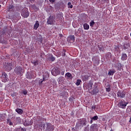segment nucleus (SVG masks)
<instances>
[{"instance_id":"obj_1","label":"nucleus","mask_w":131,"mask_h":131,"mask_svg":"<svg viewBox=\"0 0 131 131\" xmlns=\"http://www.w3.org/2000/svg\"><path fill=\"white\" fill-rule=\"evenodd\" d=\"M26 77L28 79L35 78V77H36V73L33 71H31L30 72H28L26 74Z\"/></svg>"},{"instance_id":"obj_2","label":"nucleus","mask_w":131,"mask_h":131,"mask_svg":"<svg viewBox=\"0 0 131 131\" xmlns=\"http://www.w3.org/2000/svg\"><path fill=\"white\" fill-rule=\"evenodd\" d=\"M29 12H28V9L27 8H24L21 12V15L24 18H28L29 17Z\"/></svg>"},{"instance_id":"obj_3","label":"nucleus","mask_w":131,"mask_h":131,"mask_svg":"<svg viewBox=\"0 0 131 131\" xmlns=\"http://www.w3.org/2000/svg\"><path fill=\"white\" fill-rule=\"evenodd\" d=\"M127 104L128 103L125 101V100H121L118 104V106L119 107V108H121L122 109H125V107H126Z\"/></svg>"},{"instance_id":"obj_4","label":"nucleus","mask_w":131,"mask_h":131,"mask_svg":"<svg viewBox=\"0 0 131 131\" xmlns=\"http://www.w3.org/2000/svg\"><path fill=\"white\" fill-rule=\"evenodd\" d=\"M45 127L46 128V130L48 131H53L55 129L54 125L49 122L46 123Z\"/></svg>"},{"instance_id":"obj_5","label":"nucleus","mask_w":131,"mask_h":131,"mask_svg":"<svg viewBox=\"0 0 131 131\" xmlns=\"http://www.w3.org/2000/svg\"><path fill=\"white\" fill-rule=\"evenodd\" d=\"M60 72L61 70H60V69L58 68H54L52 70L51 73L52 75H54V76H57V75H59V74H60Z\"/></svg>"},{"instance_id":"obj_6","label":"nucleus","mask_w":131,"mask_h":131,"mask_svg":"<svg viewBox=\"0 0 131 131\" xmlns=\"http://www.w3.org/2000/svg\"><path fill=\"white\" fill-rule=\"evenodd\" d=\"M23 69H22V67L21 66H17L14 69V72L17 75H20V74H22V72H23Z\"/></svg>"},{"instance_id":"obj_7","label":"nucleus","mask_w":131,"mask_h":131,"mask_svg":"<svg viewBox=\"0 0 131 131\" xmlns=\"http://www.w3.org/2000/svg\"><path fill=\"white\" fill-rule=\"evenodd\" d=\"M49 77H50V75H49V74H46V75H43V79H40L39 81V84H42L43 81H46V80H48L49 79Z\"/></svg>"},{"instance_id":"obj_8","label":"nucleus","mask_w":131,"mask_h":131,"mask_svg":"<svg viewBox=\"0 0 131 131\" xmlns=\"http://www.w3.org/2000/svg\"><path fill=\"white\" fill-rule=\"evenodd\" d=\"M54 21L55 18H54V16H50L47 19V24H48V25H53V24H54Z\"/></svg>"},{"instance_id":"obj_9","label":"nucleus","mask_w":131,"mask_h":131,"mask_svg":"<svg viewBox=\"0 0 131 131\" xmlns=\"http://www.w3.org/2000/svg\"><path fill=\"white\" fill-rule=\"evenodd\" d=\"M117 96L118 98H120V99H123V98L125 97V92L121 91H119L117 92Z\"/></svg>"},{"instance_id":"obj_10","label":"nucleus","mask_w":131,"mask_h":131,"mask_svg":"<svg viewBox=\"0 0 131 131\" xmlns=\"http://www.w3.org/2000/svg\"><path fill=\"white\" fill-rule=\"evenodd\" d=\"M5 69L6 71H7L8 72L9 71H11L12 69H13V64L11 63H7L6 67Z\"/></svg>"},{"instance_id":"obj_11","label":"nucleus","mask_w":131,"mask_h":131,"mask_svg":"<svg viewBox=\"0 0 131 131\" xmlns=\"http://www.w3.org/2000/svg\"><path fill=\"white\" fill-rule=\"evenodd\" d=\"M93 84H94V83H93V82H92V81H90L89 82V83L86 85L87 90H89V91H91V90H92V89H93Z\"/></svg>"},{"instance_id":"obj_12","label":"nucleus","mask_w":131,"mask_h":131,"mask_svg":"<svg viewBox=\"0 0 131 131\" xmlns=\"http://www.w3.org/2000/svg\"><path fill=\"white\" fill-rule=\"evenodd\" d=\"M97 127H98L97 124H93L90 126V129L91 131L97 130Z\"/></svg>"},{"instance_id":"obj_13","label":"nucleus","mask_w":131,"mask_h":131,"mask_svg":"<svg viewBox=\"0 0 131 131\" xmlns=\"http://www.w3.org/2000/svg\"><path fill=\"white\" fill-rule=\"evenodd\" d=\"M65 77H67V79H72L73 77H72V74L70 73H67L65 74Z\"/></svg>"},{"instance_id":"obj_14","label":"nucleus","mask_w":131,"mask_h":131,"mask_svg":"<svg viewBox=\"0 0 131 131\" xmlns=\"http://www.w3.org/2000/svg\"><path fill=\"white\" fill-rule=\"evenodd\" d=\"M91 121H90V123L91 124H92V123H93V122L96 121V120H98V119H99V117H98V116H95L94 117H93L92 118H91Z\"/></svg>"},{"instance_id":"obj_15","label":"nucleus","mask_w":131,"mask_h":131,"mask_svg":"<svg viewBox=\"0 0 131 131\" xmlns=\"http://www.w3.org/2000/svg\"><path fill=\"white\" fill-rule=\"evenodd\" d=\"M127 59V55L125 53H122L121 56L122 61H125Z\"/></svg>"},{"instance_id":"obj_16","label":"nucleus","mask_w":131,"mask_h":131,"mask_svg":"<svg viewBox=\"0 0 131 131\" xmlns=\"http://www.w3.org/2000/svg\"><path fill=\"white\" fill-rule=\"evenodd\" d=\"M115 67L116 68H117L118 70H120V69H121L122 67V66L121 65V63H120V62H117L116 63Z\"/></svg>"},{"instance_id":"obj_17","label":"nucleus","mask_w":131,"mask_h":131,"mask_svg":"<svg viewBox=\"0 0 131 131\" xmlns=\"http://www.w3.org/2000/svg\"><path fill=\"white\" fill-rule=\"evenodd\" d=\"M38 27H39V22L38 20H37L36 21V23L34 24V29L35 30H37V28H38Z\"/></svg>"},{"instance_id":"obj_18","label":"nucleus","mask_w":131,"mask_h":131,"mask_svg":"<svg viewBox=\"0 0 131 131\" xmlns=\"http://www.w3.org/2000/svg\"><path fill=\"white\" fill-rule=\"evenodd\" d=\"M115 72H116V71H115V70L114 69H113L112 70H110L108 71V75L110 76L114 75Z\"/></svg>"},{"instance_id":"obj_19","label":"nucleus","mask_w":131,"mask_h":131,"mask_svg":"<svg viewBox=\"0 0 131 131\" xmlns=\"http://www.w3.org/2000/svg\"><path fill=\"white\" fill-rule=\"evenodd\" d=\"M58 81L59 84H62V83H63V81H64V78H63V77L58 78Z\"/></svg>"},{"instance_id":"obj_20","label":"nucleus","mask_w":131,"mask_h":131,"mask_svg":"<svg viewBox=\"0 0 131 131\" xmlns=\"http://www.w3.org/2000/svg\"><path fill=\"white\" fill-rule=\"evenodd\" d=\"M106 92H107V93H109L111 92V85L110 84H107L106 85V88H105Z\"/></svg>"},{"instance_id":"obj_21","label":"nucleus","mask_w":131,"mask_h":131,"mask_svg":"<svg viewBox=\"0 0 131 131\" xmlns=\"http://www.w3.org/2000/svg\"><path fill=\"white\" fill-rule=\"evenodd\" d=\"M83 28L85 30H89L90 29V25L86 23H85L83 24Z\"/></svg>"},{"instance_id":"obj_22","label":"nucleus","mask_w":131,"mask_h":131,"mask_svg":"<svg viewBox=\"0 0 131 131\" xmlns=\"http://www.w3.org/2000/svg\"><path fill=\"white\" fill-rule=\"evenodd\" d=\"M80 124H82V125H86V121L84 119H80L79 121Z\"/></svg>"},{"instance_id":"obj_23","label":"nucleus","mask_w":131,"mask_h":131,"mask_svg":"<svg viewBox=\"0 0 131 131\" xmlns=\"http://www.w3.org/2000/svg\"><path fill=\"white\" fill-rule=\"evenodd\" d=\"M8 10L9 12H13V11H14V6L9 5L8 8Z\"/></svg>"},{"instance_id":"obj_24","label":"nucleus","mask_w":131,"mask_h":131,"mask_svg":"<svg viewBox=\"0 0 131 131\" xmlns=\"http://www.w3.org/2000/svg\"><path fill=\"white\" fill-rule=\"evenodd\" d=\"M16 112L18 113V114H23V110L22 109L17 108L15 110Z\"/></svg>"},{"instance_id":"obj_25","label":"nucleus","mask_w":131,"mask_h":131,"mask_svg":"<svg viewBox=\"0 0 131 131\" xmlns=\"http://www.w3.org/2000/svg\"><path fill=\"white\" fill-rule=\"evenodd\" d=\"M5 118H6V114H0V121H3V120H4V119H5Z\"/></svg>"},{"instance_id":"obj_26","label":"nucleus","mask_w":131,"mask_h":131,"mask_svg":"<svg viewBox=\"0 0 131 131\" xmlns=\"http://www.w3.org/2000/svg\"><path fill=\"white\" fill-rule=\"evenodd\" d=\"M98 93H99V90H98V89H94V90L91 92V94H92V95H96V94H98Z\"/></svg>"},{"instance_id":"obj_27","label":"nucleus","mask_w":131,"mask_h":131,"mask_svg":"<svg viewBox=\"0 0 131 131\" xmlns=\"http://www.w3.org/2000/svg\"><path fill=\"white\" fill-rule=\"evenodd\" d=\"M124 47V50H127V49H128L129 48V43H125L123 45Z\"/></svg>"},{"instance_id":"obj_28","label":"nucleus","mask_w":131,"mask_h":131,"mask_svg":"<svg viewBox=\"0 0 131 131\" xmlns=\"http://www.w3.org/2000/svg\"><path fill=\"white\" fill-rule=\"evenodd\" d=\"M50 60L52 62H54L55 60H56V58L54 57L52 54L50 55V56L49 57Z\"/></svg>"},{"instance_id":"obj_29","label":"nucleus","mask_w":131,"mask_h":131,"mask_svg":"<svg viewBox=\"0 0 131 131\" xmlns=\"http://www.w3.org/2000/svg\"><path fill=\"white\" fill-rule=\"evenodd\" d=\"M3 76V78H4V81H8V80H9V79H8V75H7V74H4Z\"/></svg>"},{"instance_id":"obj_30","label":"nucleus","mask_w":131,"mask_h":131,"mask_svg":"<svg viewBox=\"0 0 131 131\" xmlns=\"http://www.w3.org/2000/svg\"><path fill=\"white\" fill-rule=\"evenodd\" d=\"M7 123H8V124H9V125H13V123L11 121L10 119H7Z\"/></svg>"},{"instance_id":"obj_31","label":"nucleus","mask_w":131,"mask_h":131,"mask_svg":"<svg viewBox=\"0 0 131 131\" xmlns=\"http://www.w3.org/2000/svg\"><path fill=\"white\" fill-rule=\"evenodd\" d=\"M32 63L34 66H36V65H38V60H33L32 61Z\"/></svg>"},{"instance_id":"obj_32","label":"nucleus","mask_w":131,"mask_h":131,"mask_svg":"<svg viewBox=\"0 0 131 131\" xmlns=\"http://www.w3.org/2000/svg\"><path fill=\"white\" fill-rule=\"evenodd\" d=\"M68 8H69V9H72V8H73V5H72L71 2L68 3Z\"/></svg>"},{"instance_id":"obj_33","label":"nucleus","mask_w":131,"mask_h":131,"mask_svg":"<svg viewBox=\"0 0 131 131\" xmlns=\"http://www.w3.org/2000/svg\"><path fill=\"white\" fill-rule=\"evenodd\" d=\"M80 82H81V79H78L77 80V81L76 82V85H79L80 84Z\"/></svg>"},{"instance_id":"obj_34","label":"nucleus","mask_w":131,"mask_h":131,"mask_svg":"<svg viewBox=\"0 0 131 131\" xmlns=\"http://www.w3.org/2000/svg\"><path fill=\"white\" fill-rule=\"evenodd\" d=\"M69 38L71 39V40H73V41H74V40H75V37H74V35H71L69 37Z\"/></svg>"},{"instance_id":"obj_35","label":"nucleus","mask_w":131,"mask_h":131,"mask_svg":"<svg viewBox=\"0 0 131 131\" xmlns=\"http://www.w3.org/2000/svg\"><path fill=\"white\" fill-rule=\"evenodd\" d=\"M91 27H93L94 25H95V21L94 20H92L90 24Z\"/></svg>"},{"instance_id":"obj_36","label":"nucleus","mask_w":131,"mask_h":131,"mask_svg":"<svg viewBox=\"0 0 131 131\" xmlns=\"http://www.w3.org/2000/svg\"><path fill=\"white\" fill-rule=\"evenodd\" d=\"M39 126H40V127H45V123L41 122Z\"/></svg>"},{"instance_id":"obj_37","label":"nucleus","mask_w":131,"mask_h":131,"mask_svg":"<svg viewBox=\"0 0 131 131\" xmlns=\"http://www.w3.org/2000/svg\"><path fill=\"white\" fill-rule=\"evenodd\" d=\"M125 40H129V37L128 36H125L124 37Z\"/></svg>"},{"instance_id":"obj_38","label":"nucleus","mask_w":131,"mask_h":131,"mask_svg":"<svg viewBox=\"0 0 131 131\" xmlns=\"http://www.w3.org/2000/svg\"><path fill=\"white\" fill-rule=\"evenodd\" d=\"M27 90H24L23 91V95H27Z\"/></svg>"},{"instance_id":"obj_39","label":"nucleus","mask_w":131,"mask_h":131,"mask_svg":"<svg viewBox=\"0 0 131 131\" xmlns=\"http://www.w3.org/2000/svg\"><path fill=\"white\" fill-rule=\"evenodd\" d=\"M42 38H40L39 39H38V41L39 42H40V43H42Z\"/></svg>"},{"instance_id":"obj_40","label":"nucleus","mask_w":131,"mask_h":131,"mask_svg":"<svg viewBox=\"0 0 131 131\" xmlns=\"http://www.w3.org/2000/svg\"><path fill=\"white\" fill-rule=\"evenodd\" d=\"M89 77H90L88 76V75H86L84 76V78H85V79H86L87 80H89Z\"/></svg>"},{"instance_id":"obj_41","label":"nucleus","mask_w":131,"mask_h":131,"mask_svg":"<svg viewBox=\"0 0 131 131\" xmlns=\"http://www.w3.org/2000/svg\"><path fill=\"white\" fill-rule=\"evenodd\" d=\"M64 72H65V70H61V75H64Z\"/></svg>"},{"instance_id":"obj_42","label":"nucleus","mask_w":131,"mask_h":131,"mask_svg":"<svg viewBox=\"0 0 131 131\" xmlns=\"http://www.w3.org/2000/svg\"><path fill=\"white\" fill-rule=\"evenodd\" d=\"M49 2L50 3H52V4H54V3H55V2H56V0H49Z\"/></svg>"},{"instance_id":"obj_43","label":"nucleus","mask_w":131,"mask_h":131,"mask_svg":"<svg viewBox=\"0 0 131 131\" xmlns=\"http://www.w3.org/2000/svg\"><path fill=\"white\" fill-rule=\"evenodd\" d=\"M75 35L77 36V35H78V32H75Z\"/></svg>"},{"instance_id":"obj_44","label":"nucleus","mask_w":131,"mask_h":131,"mask_svg":"<svg viewBox=\"0 0 131 131\" xmlns=\"http://www.w3.org/2000/svg\"><path fill=\"white\" fill-rule=\"evenodd\" d=\"M65 51H63V54L62 55V56H65L66 55V54L65 53Z\"/></svg>"},{"instance_id":"obj_45","label":"nucleus","mask_w":131,"mask_h":131,"mask_svg":"<svg viewBox=\"0 0 131 131\" xmlns=\"http://www.w3.org/2000/svg\"><path fill=\"white\" fill-rule=\"evenodd\" d=\"M21 130L22 131H26V129L23 128H21Z\"/></svg>"},{"instance_id":"obj_46","label":"nucleus","mask_w":131,"mask_h":131,"mask_svg":"<svg viewBox=\"0 0 131 131\" xmlns=\"http://www.w3.org/2000/svg\"><path fill=\"white\" fill-rule=\"evenodd\" d=\"M107 55H108V56H111V53L110 52H108L107 53Z\"/></svg>"},{"instance_id":"obj_47","label":"nucleus","mask_w":131,"mask_h":131,"mask_svg":"<svg viewBox=\"0 0 131 131\" xmlns=\"http://www.w3.org/2000/svg\"><path fill=\"white\" fill-rule=\"evenodd\" d=\"M96 108V106H92V109H95Z\"/></svg>"},{"instance_id":"obj_48","label":"nucleus","mask_w":131,"mask_h":131,"mask_svg":"<svg viewBox=\"0 0 131 131\" xmlns=\"http://www.w3.org/2000/svg\"><path fill=\"white\" fill-rule=\"evenodd\" d=\"M129 122H130V123H131V117H130V119H129Z\"/></svg>"},{"instance_id":"obj_49","label":"nucleus","mask_w":131,"mask_h":131,"mask_svg":"<svg viewBox=\"0 0 131 131\" xmlns=\"http://www.w3.org/2000/svg\"><path fill=\"white\" fill-rule=\"evenodd\" d=\"M7 59H9V58H10V56H6Z\"/></svg>"},{"instance_id":"obj_50","label":"nucleus","mask_w":131,"mask_h":131,"mask_svg":"<svg viewBox=\"0 0 131 131\" xmlns=\"http://www.w3.org/2000/svg\"><path fill=\"white\" fill-rule=\"evenodd\" d=\"M30 2H34V1H35V0H30Z\"/></svg>"},{"instance_id":"obj_51","label":"nucleus","mask_w":131,"mask_h":131,"mask_svg":"<svg viewBox=\"0 0 131 131\" xmlns=\"http://www.w3.org/2000/svg\"><path fill=\"white\" fill-rule=\"evenodd\" d=\"M2 8V5H0V9Z\"/></svg>"},{"instance_id":"obj_52","label":"nucleus","mask_w":131,"mask_h":131,"mask_svg":"<svg viewBox=\"0 0 131 131\" xmlns=\"http://www.w3.org/2000/svg\"><path fill=\"white\" fill-rule=\"evenodd\" d=\"M103 1H107V0H103Z\"/></svg>"}]
</instances>
